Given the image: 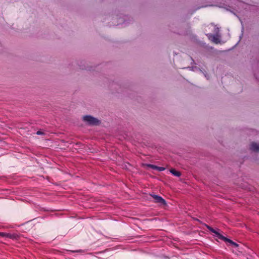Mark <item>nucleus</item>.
I'll use <instances>...</instances> for the list:
<instances>
[{"label":"nucleus","mask_w":259,"mask_h":259,"mask_svg":"<svg viewBox=\"0 0 259 259\" xmlns=\"http://www.w3.org/2000/svg\"><path fill=\"white\" fill-rule=\"evenodd\" d=\"M82 120L87 123V124L92 126H97L101 124V121L97 118L91 115H85L82 117Z\"/></svg>","instance_id":"f257e3e1"},{"label":"nucleus","mask_w":259,"mask_h":259,"mask_svg":"<svg viewBox=\"0 0 259 259\" xmlns=\"http://www.w3.org/2000/svg\"><path fill=\"white\" fill-rule=\"evenodd\" d=\"M150 196L154 199V202L159 203L161 205H165L166 201L161 196L155 194H150Z\"/></svg>","instance_id":"f03ea898"},{"label":"nucleus","mask_w":259,"mask_h":259,"mask_svg":"<svg viewBox=\"0 0 259 259\" xmlns=\"http://www.w3.org/2000/svg\"><path fill=\"white\" fill-rule=\"evenodd\" d=\"M208 38L215 44H219L220 42V39L217 35H213L210 33L207 34Z\"/></svg>","instance_id":"7ed1b4c3"},{"label":"nucleus","mask_w":259,"mask_h":259,"mask_svg":"<svg viewBox=\"0 0 259 259\" xmlns=\"http://www.w3.org/2000/svg\"><path fill=\"white\" fill-rule=\"evenodd\" d=\"M4 237H7L10 239H18L20 237L19 235L17 234H11V233H4Z\"/></svg>","instance_id":"20e7f679"},{"label":"nucleus","mask_w":259,"mask_h":259,"mask_svg":"<svg viewBox=\"0 0 259 259\" xmlns=\"http://www.w3.org/2000/svg\"><path fill=\"white\" fill-rule=\"evenodd\" d=\"M249 149L253 151L258 152L259 151V144H257L255 142H252L249 146Z\"/></svg>","instance_id":"39448f33"},{"label":"nucleus","mask_w":259,"mask_h":259,"mask_svg":"<svg viewBox=\"0 0 259 259\" xmlns=\"http://www.w3.org/2000/svg\"><path fill=\"white\" fill-rule=\"evenodd\" d=\"M147 167L151 168L153 169L154 170H157L159 171H163L165 169V168L161 166H158L153 164H147Z\"/></svg>","instance_id":"423d86ee"},{"label":"nucleus","mask_w":259,"mask_h":259,"mask_svg":"<svg viewBox=\"0 0 259 259\" xmlns=\"http://www.w3.org/2000/svg\"><path fill=\"white\" fill-rule=\"evenodd\" d=\"M218 230V229H217V230L214 229V232H212V233H214L219 239L224 241L226 237L221 234L219 232Z\"/></svg>","instance_id":"0eeeda50"},{"label":"nucleus","mask_w":259,"mask_h":259,"mask_svg":"<svg viewBox=\"0 0 259 259\" xmlns=\"http://www.w3.org/2000/svg\"><path fill=\"white\" fill-rule=\"evenodd\" d=\"M224 241H225L226 242L229 243L232 246H234L235 247H237L238 246V244L237 243L233 242L231 239H228V238H227L226 237H225V238L224 239Z\"/></svg>","instance_id":"6e6552de"},{"label":"nucleus","mask_w":259,"mask_h":259,"mask_svg":"<svg viewBox=\"0 0 259 259\" xmlns=\"http://www.w3.org/2000/svg\"><path fill=\"white\" fill-rule=\"evenodd\" d=\"M170 173H171L174 176H176V177H180L181 175V172L179 171H177L174 168H171L170 170Z\"/></svg>","instance_id":"1a4fd4ad"},{"label":"nucleus","mask_w":259,"mask_h":259,"mask_svg":"<svg viewBox=\"0 0 259 259\" xmlns=\"http://www.w3.org/2000/svg\"><path fill=\"white\" fill-rule=\"evenodd\" d=\"M205 226L208 229V230H209L210 232H214V229L212 228L211 227H210L206 224H205Z\"/></svg>","instance_id":"9d476101"},{"label":"nucleus","mask_w":259,"mask_h":259,"mask_svg":"<svg viewBox=\"0 0 259 259\" xmlns=\"http://www.w3.org/2000/svg\"><path fill=\"white\" fill-rule=\"evenodd\" d=\"M36 134L38 135H44L45 133L44 132L41 131H38L37 132H36Z\"/></svg>","instance_id":"9b49d317"},{"label":"nucleus","mask_w":259,"mask_h":259,"mask_svg":"<svg viewBox=\"0 0 259 259\" xmlns=\"http://www.w3.org/2000/svg\"><path fill=\"white\" fill-rule=\"evenodd\" d=\"M203 72V73L204 74V75L205 77L207 79H209V76L207 74V73L205 71H204V72Z\"/></svg>","instance_id":"f8f14e48"},{"label":"nucleus","mask_w":259,"mask_h":259,"mask_svg":"<svg viewBox=\"0 0 259 259\" xmlns=\"http://www.w3.org/2000/svg\"><path fill=\"white\" fill-rule=\"evenodd\" d=\"M214 31L216 33H218L219 31V28H215L214 29Z\"/></svg>","instance_id":"ddd939ff"},{"label":"nucleus","mask_w":259,"mask_h":259,"mask_svg":"<svg viewBox=\"0 0 259 259\" xmlns=\"http://www.w3.org/2000/svg\"><path fill=\"white\" fill-rule=\"evenodd\" d=\"M4 232H0V237H4Z\"/></svg>","instance_id":"4468645a"},{"label":"nucleus","mask_w":259,"mask_h":259,"mask_svg":"<svg viewBox=\"0 0 259 259\" xmlns=\"http://www.w3.org/2000/svg\"><path fill=\"white\" fill-rule=\"evenodd\" d=\"M75 252H79V251H76Z\"/></svg>","instance_id":"2eb2a0df"}]
</instances>
